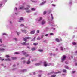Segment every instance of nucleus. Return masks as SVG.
<instances>
[{
    "label": "nucleus",
    "mask_w": 77,
    "mask_h": 77,
    "mask_svg": "<svg viewBox=\"0 0 77 77\" xmlns=\"http://www.w3.org/2000/svg\"><path fill=\"white\" fill-rule=\"evenodd\" d=\"M44 37V35H42L41 38H43Z\"/></svg>",
    "instance_id": "obj_56"
},
{
    "label": "nucleus",
    "mask_w": 77,
    "mask_h": 77,
    "mask_svg": "<svg viewBox=\"0 0 77 77\" xmlns=\"http://www.w3.org/2000/svg\"><path fill=\"white\" fill-rule=\"evenodd\" d=\"M56 75H51V77H55Z\"/></svg>",
    "instance_id": "obj_19"
},
{
    "label": "nucleus",
    "mask_w": 77,
    "mask_h": 77,
    "mask_svg": "<svg viewBox=\"0 0 77 77\" xmlns=\"http://www.w3.org/2000/svg\"><path fill=\"white\" fill-rule=\"evenodd\" d=\"M27 48H29V49H30V47L29 46H27Z\"/></svg>",
    "instance_id": "obj_46"
},
{
    "label": "nucleus",
    "mask_w": 77,
    "mask_h": 77,
    "mask_svg": "<svg viewBox=\"0 0 77 77\" xmlns=\"http://www.w3.org/2000/svg\"><path fill=\"white\" fill-rule=\"evenodd\" d=\"M38 44V43H33L34 45H35V46H36V45H37Z\"/></svg>",
    "instance_id": "obj_17"
},
{
    "label": "nucleus",
    "mask_w": 77,
    "mask_h": 77,
    "mask_svg": "<svg viewBox=\"0 0 77 77\" xmlns=\"http://www.w3.org/2000/svg\"><path fill=\"white\" fill-rule=\"evenodd\" d=\"M63 58L62 59V62H63L64 61V60L65 59V58L66 57V56H65V55H63Z\"/></svg>",
    "instance_id": "obj_2"
},
{
    "label": "nucleus",
    "mask_w": 77,
    "mask_h": 77,
    "mask_svg": "<svg viewBox=\"0 0 77 77\" xmlns=\"http://www.w3.org/2000/svg\"><path fill=\"white\" fill-rule=\"evenodd\" d=\"M2 6V4H0V7H1V6Z\"/></svg>",
    "instance_id": "obj_60"
},
{
    "label": "nucleus",
    "mask_w": 77,
    "mask_h": 77,
    "mask_svg": "<svg viewBox=\"0 0 77 77\" xmlns=\"http://www.w3.org/2000/svg\"><path fill=\"white\" fill-rule=\"evenodd\" d=\"M14 54H20V52H16L14 53Z\"/></svg>",
    "instance_id": "obj_24"
},
{
    "label": "nucleus",
    "mask_w": 77,
    "mask_h": 77,
    "mask_svg": "<svg viewBox=\"0 0 77 77\" xmlns=\"http://www.w3.org/2000/svg\"><path fill=\"white\" fill-rule=\"evenodd\" d=\"M72 72L73 74H74V73H75V71H73Z\"/></svg>",
    "instance_id": "obj_40"
},
{
    "label": "nucleus",
    "mask_w": 77,
    "mask_h": 77,
    "mask_svg": "<svg viewBox=\"0 0 77 77\" xmlns=\"http://www.w3.org/2000/svg\"><path fill=\"white\" fill-rule=\"evenodd\" d=\"M42 17H40V19L39 20H38V21H40V20H42Z\"/></svg>",
    "instance_id": "obj_29"
},
{
    "label": "nucleus",
    "mask_w": 77,
    "mask_h": 77,
    "mask_svg": "<svg viewBox=\"0 0 77 77\" xmlns=\"http://www.w3.org/2000/svg\"><path fill=\"white\" fill-rule=\"evenodd\" d=\"M30 63V62L29 61H28V62H27V64H29Z\"/></svg>",
    "instance_id": "obj_22"
},
{
    "label": "nucleus",
    "mask_w": 77,
    "mask_h": 77,
    "mask_svg": "<svg viewBox=\"0 0 77 77\" xmlns=\"http://www.w3.org/2000/svg\"><path fill=\"white\" fill-rule=\"evenodd\" d=\"M37 33H39V30H37Z\"/></svg>",
    "instance_id": "obj_44"
},
{
    "label": "nucleus",
    "mask_w": 77,
    "mask_h": 77,
    "mask_svg": "<svg viewBox=\"0 0 77 77\" xmlns=\"http://www.w3.org/2000/svg\"><path fill=\"white\" fill-rule=\"evenodd\" d=\"M2 39H0V41L1 43L2 42Z\"/></svg>",
    "instance_id": "obj_47"
},
{
    "label": "nucleus",
    "mask_w": 77,
    "mask_h": 77,
    "mask_svg": "<svg viewBox=\"0 0 77 77\" xmlns=\"http://www.w3.org/2000/svg\"><path fill=\"white\" fill-rule=\"evenodd\" d=\"M39 51H40V52H42L43 51V50L42 49H40L38 50Z\"/></svg>",
    "instance_id": "obj_20"
},
{
    "label": "nucleus",
    "mask_w": 77,
    "mask_h": 77,
    "mask_svg": "<svg viewBox=\"0 0 77 77\" xmlns=\"http://www.w3.org/2000/svg\"><path fill=\"white\" fill-rule=\"evenodd\" d=\"M36 38V37H34V41H35V38Z\"/></svg>",
    "instance_id": "obj_52"
},
{
    "label": "nucleus",
    "mask_w": 77,
    "mask_h": 77,
    "mask_svg": "<svg viewBox=\"0 0 77 77\" xmlns=\"http://www.w3.org/2000/svg\"><path fill=\"white\" fill-rule=\"evenodd\" d=\"M45 23V21H43L42 22V25H43V24H44Z\"/></svg>",
    "instance_id": "obj_10"
},
{
    "label": "nucleus",
    "mask_w": 77,
    "mask_h": 77,
    "mask_svg": "<svg viewBox=\"0 0 77 77\" xmlns=\"http://www.w3.org/2000/svg\"><path fill=\"white\" fill-rule=\"evenodd\" d=\"M40 64L39 63H37L35 64V65H39Z\"/></svg>",
    "instance_id": "obj_35"
},
{
    "label": "nucleus",
    "mask_w": 77,
    "mask_h": 77,
    "mask_svg": "<svg viewBox=\"0 0 77 77\" xmlns=\"http://www.w3.org/2000/svg\"><path fill=\"white\" fill-rule=\"evenodd\" d=\"M51 18H52V20H53V18H54L52 16L51 17Z\"/></svg>",
    "instance_id": "obj_57"
},
{
    "label": "nucleus",
    "mask_w": 77,
    "mask_h": 77,
    "mask_svg": "<svg viewBox=\"0 0 77 77\" xmlns=\"http://www.w3.org/2000/svg\"><path fill=\"white\" fill-rule=\"evenodd\" d=\"M65 63L66 64H68V62H65Z\"/></svg>",
    "instance_id": "obj_64"
},
{
    "label": "nucleus",
    "mask_w": 77,
    "mask_h": 77,
    "mask_svg": "<svg viewBox=\"0 0 77 77\" xmlns=\"http://www.w3.org/2000/svg\"><path fill=\"white\" fill-rule=\"evenodd\" d=\"M27 8H28V9H29V8H30V6H29V5H27Z\"/></svg>",
    "instance_id": "obj_34"
},
{
    "label": "nucleus",
    "mask_w": 77,
    "mask_h": 77,
    "mask_svg": "<svg viewBox=\"0 0 77 77\" xmlns=\"http://www.w3.org/2000/svg\"><path fill=\"white\" fill-rule=\"evenodd\" d=\"M6 57H7V58H8L9 57H10V56H9V55H6Z\"/></svg>",
    "instance_id": "obj_27"
},
{
    "label": "nucleus",
    "mask_w": 77,
    "mask_h": 77,
    "mask_svg": "<svg viewBox=\"0 0 77 77\" xmlns=\"http://www.w3.org/2000/svg\"><path fill=\"white\" fill-rule=\"evenodd\" d=\"M5 49L4 48H0V51H3V50H4Z\"/></svg>",
    "instance_id": "obj_26"
},
{
    "label": "nucleus",
    "mask_w": 77,
    "mask_h": 77,
    "mask_svg": "<svg viewBox=\"0 0 77 77\" xmlns=\"http://www.w3.org/2000/svg\"><path fill=\"white\" fill-rule=\"evenodd\" d=\"M24 20V19H23V18L21 17L20 19V20H21V21H23V20Z\"/></svg>",
    "instance_id": "obj_23"
},
{
    "label": "nucleus",
    "mask_w": 77,
    "mask_h": 77,
    "mask_svg": "<svg viewBox=\"0 0 77 77\" xmlns=\"http://www.w3.org/2000/svg\"><path fill=\"white\" fill-rule=\"evenodd\" d=\"M37 40H41V38L40 37H38L37 39Z\"/></svg>",
    "instance_id": "obj_18"
},
{
    "label": "nucleus",
    "mask_w": 77,
    "mask_h": 77,
    "mask_svg": "<svg viewBox=\"0 0 77 77\" xmlns=\"http://www.w3.org/2000/svg\"><path fill=\"white\" fill-rule=\"evenodd\" d=\"M50 35H53V33H50Z\"/></svg>",
    "instance_id": "obj_43"
},
{
    "label": "nucleus",
    "mask_w": 77,
    "mask_h": 77,
    "mask_svg": "<svg viewBox=\"0 0 77 77\" xmlns=\"http://www.w3.org/2000/svg\"><path fill=\"white\" fill-rule=\"evenodd\" d=\"M47 13V12L45 11L44 12V15H45V14L46 13Z\"/></svg>",
    "instance_id": "obj_30"
},
{
    "label": "nucleus",
    "mask_w": 77,
    "mask_h": 77,
    "mask_svg": "<svg viewBox=\"0 0 77 77\" xmlns=\"http://www.w3.org/2000/svg\"><path fill=\"white\" fill-rule=\"evenodd\" d=\"M50 74H51V73H49L48 74V75H50Z\"/></svg>",
    "instance_id": "obj_51"
},
{
    "label": "nucleus",
    "mask_w": 77,
    "mask_h": 77,
    "mask_svg": "<svg viewBox=\"0 0 77 77\" xmlns=\"http://www.w3.org/2000/svg\"><path fill=\"white\" fill-rule=\"evenodd\" d=\"M46 3V2L45 1L43 2H42L41 3L40 5H44V3Z\"/></svg>",
    "instance_id": "obj_13"
},
{
    "label": "nucleus",
    "mask_w": 77,
    "mask_h": 77,
    "mask_svg": "<svg viewBox=\"0 0 77 77\" xmlns=\"http://www.w3.org/2000/svg\"><path fill=\"white\" fill-rule=\"evenodd\" d=\"M13 67H15V65H14L13 66Z\"/></svg>",
    "instance_id": "obj_59"
},
{
    "label": "nucleus",
    "mask_w": 77,
    "mask_h": 77,
    "mask_svg": "<svg viewBox=\"0 0 77 77\" xmlns=\"http://www.w3.org/2000/svg\"><path fill=\"white\" fill-rule=\"evenodd\" d=\"M51 17H53V15H52V14H51Z\"/></svg>",
    "instance_id": "obj_63"
},
{
    "label": "nucleus",
    "mask_w": 77,
    "mask_h": 77,
    "mask_svg": "<svg viewBox=\"0 0 77 77\" xmlns=\"http://www.w3.org/2000/svg\"><path fill=\"white\" fill-rule=\"evenodd\" d=\"M26 54V52H24V53H23V55H25Z\"/></svg>",
    "instance_id": "obj_39"
},
{
    "label": "nucleus",
    "mask_w": 77,
    "mask_h": 77,
    "mask_svg": "<svg viewBox=\"0 0 77 77\" xmlns=\"http://www.w3.org/2000/svg\"><path fill=\"white\" fill-rule=\"evenodd\" d=\"M31 10L32 11H35V9L34 8H32L31 9Z\"/></svg>",
    "instance_id": "obj_38"
},
{
    "label": "nucleus",
    "mask_w": 77,
    "mask_h": 77,
    "mask_svg": "<svg viewBox=\"0 0 77 77\" xmlns=\"http://www.w3.org/2000/svg\"><path fill=\"white\" fill-rule=\"evenodd\" d=\"M50 55H51V56H52V54L51 53H50Z\"/></svg>",
    "instance_id": "obj_61"
},
{
    "label": "nucleus",
    "mask_w": 77,
    "mask_h": 77,
    "mask_svg": "<svg viewBox=\"0 0 77 77\" xmlns=\"http://www.w3.org/2000/svg\"><path fill=\"white\" fill-rule=\"evenodd\" d=\"M33 74L34 75H35L36 74V73L35 72H33Z\"/></svg>",
    "instance_id": "obj_53"
},
{
    "label": "nucleus",
    "mask_w": 77,
    "mask_h": 77,
    "mask_svg": "<svg viewBox=\"0 0 77 77\" xmlns=\"http://www.w3.org/2000/svg\"><path fill=\"white\" fill-rule=\"evenodd\" d=\"M44 65L46 67L47 66H50V65H51V64L50 63H49V64H47V62L45 61L44 62Z\"/></svg>",
    "instance_id": "obj_1"
},
{
    "label": "nucleus",
    "mask_w": 77,
    "mask_h": 77,
    "mask_svg": "<svg viewBox=\"0 0 77 77\" xmlns=\"http://www.w3.org/2000/svg\"><path fill=\"white\" fill-rule=\"evenodd\" d=\"M55 40L57 42H59L60 41H59V39L58 38H56Z\"/></svg>",
    "instance_id": "obj_12"
},
{
    "label": "nucleus",
    "mask_w": 77,
    "mask_h": 77,
    "mask_svg": "<svg viewBox=\"0 0 77 77\" xmlns=\"http://www.w3.org/2000/svg\"><path fill=\"white\" fill-rule=\"evenodd\" d=\"M20 26H24V24H21L20 25Z\"/></svg>",
    "instance_id": "obj_42"
},
{
    "label": "nucleus",
    "mask_w": 77,
    "mask_h": 77,
    "mask_svg": "<svg viewBox=\"0 0 77 77\" xmlns=\"http://www.w3.org/2000/svg\"><path fill=\"white\" fill-rule=\"evenodd\" d=\"M48 34H46L45 35V36H48Z\"/></svg>",
    "instance_id": "obj_55"
},
{
    "label": "nucleus",
    "mask_w": 77,
    "mask_h": 77,
    "mask_svg": "<svg viewBox=\"0 0 77 77\" xmlns=\"http://www.w3.org/2000/svg\"><path fill=\"white\" fill-rule=\"evenodd\" d=\"M43 42H46V40H44L43 41Z\"/></svg>",
    "instance_id": "obj_50"
},
{
    "label": "nucleus",
    "mask_w": 77,
    "mask_h": 77,
    "mask_svg": "<svg viewBox=\"0 0 77 77\" xmlns=\"http://www.w3.org/2000/svg\"><path fill=\"white\" fill-rule=\"evenodd\" d=\"M4 60V59H1L2 61H3V60Z\"/></svg>",
    "instance_id": "obj_54"
},
{
    "label": "nucleus",
    "mask_w": 77,
    "mask_h": 77,
    "mask_svg": "<svg viewBox=\"0 0 77 77\" xmlns=\"http://www.w3.org/2000/svg\"><path fill=\"white\" fill-rule=\"evenodd\" d=\"M26 39H30V37H26Z\"/></svg>",
    "instance_id": "obj_21"
},
{
    "label": "nucleus",
    "mask_w": 77,
    "mask_h": 77,
    "mask_svg": "<svg viewBox=\"0 0 77 77\" xmlns=\"http://www.w3.org/2000/svg\"><path fill=\"white\" fill-rule=\"evenodd\" d=\"M23 71H26V69H24L23 70Z\"/></svg>",
    "instance_id": "obj_49"
},
{
    "label": "nucleus",
    "mask_w": 77,
    "mask_h": 77,
    "mask_svg": "<svg viewBox=\"0 0 77 77\" xmlns=\"http://www.w3.org/2000/svg\"><path fill=\"white\" fill-rule=\"evenodd\" d=\"M18 36H19V34H20V32H16Z\"/></svg>",
    "instance_id": "obj_25"
},
{
    "label": "nucleus",
    "mask_w": 77,
    "mask_h": 77,
    "mask_svg": "<svg viewBox=\"0 0 77 77\" xmlns=\"http://www.w3.org/2000/svg\"><path fill=\"white\" fill-rule=\"evenodd\" d=\"M25 59V58L24 57H22L21 59V60H23V59Z\"/></svg>",
    "instance_id": "obj_36"
},
{
    "label": "nucleus",
    "mask_w": 77,
    "mask_h": 77,
    "mask_svg": "<svg viewBox=\"0 0 77 77\" xmlns=\"http://www.w3.org/2000/svg\"><path fill=\"white\" fill-rule=\"evenodd\" d=\"M5 60H6V61H11V59H10V58L5 59Z\"/></svg>",
    "instance_id": "obj_8"
},
{
    "label": "nucleus",
    "mask_w": 77,
    "mask_h": 77,
    "mask_svg": "<svg viewBox=\"0 0 77 77\" xmlns=\"http://www.w3.org/2000/svg\"><path fill=\"white\" fill-rule=\"evenodd\" d=\"M35 33V30L32 31L30 32V34H34Z\"/></svg>",
    "instance_id": "obj_3"
},
{
    "label": "nucleus",
    "mask_w": 77,
    "mask_h": 77,
    "mask_svg": "<svg viewBox=\"0 0 77 77\" xmlns=\"http://www.w3.org/2000/svg\"><path fill=\"white\" fill-rule=\"evenodd\" d=\"M65 67L66 68V69H68V67L67 66H65Z\"/></svg>",
    "instance_id": "obj_33"
},
{
    "label": "nucleus",
    "mask_w": 77,
    "mask_h": 77,
    "mask_svg": "<svg viewBox=\"0 0 77 77\" xmlns=\"http://www.w3.org/2000/svg\"><path fill=\"white\" fill-rule=\"evenodd\" d=\"M26 62V61H23V63H25Z\"/></svg>",
    "instance_id": "obj_58"
},
{
    "label": "nucleus",
    "mask_w": 77,
    "mask_h": 77,
    "mask_svg": "<svg viewBox=\"0 0 77 77\" xmlns=\"http://www.w3.org/2000/svg\"><path fill=\"white\" fill-rule=\"evenodd\" d=\"M14 40L16 41H17V38H14Z\"/></svg>",
    "instance_id": "obj_62"
},
{
    "label": "nucleus",
    "mask_w": 77,
    "mask_h": 77,
    "mask_svg": "<svg viewBox=\"0 0 77 77\" xmlns=\"http://www.w3.org/2000/svg\"><path fill=\"white\" fill-rule=\"evenodd\" d=\"M27 37H26L25 38H23V40H24V41L26 42L27 41Z\"/></svg>",
    "instance_id": "obj_7"
},
{
    "label": "nucleus",
    "mask_w": 77,
    "mask_h": 77,
    "mask_svg": "<svg viewBox=\"0 0 77 77\" xmlns=\"http://www.w3.org/2000/svg\"><path fill=\"white\" fill-rule=\"evenodd\" d=\"M63 72L64 73H66V70L65 69H63Z\"/></svg>",
    "instance_id": "obj_14"
},
{
    "label": "nucleus",
    "mask_w": 77,
    "mask_h": 77,
    "mask_svg": "<svg viewBox=\"0 0 77 77\" xmlns=\"http://www.w3.org/2000/svg\"><path fill=\"white\" fill-rule=\"evenodd\" d=\"M23 9L25 10H27V9H28L29 8H24Z\"/></svg>",
    "instance_id": "obj_28"
},
{
    "label": "nucleus",
    "mask_w": 77,
    "mask_h": 77,
    "mask_svg": "<svg viewBox=\"0 0 77 77\" xmlns=\"http://www.w3.org/2000/svg\"><path fill=\"white\" fill-rule=\"evenodd\" d=\"M72 44L73 45H76V43L75 42H73L72 43Z\"/></svg>",
    "instance_id": "obj_32"
},
{
    "label": "nucleus",
    "mask_w": 77,
    "mask_h": 77,
    "mask_svg": "<svg viewBox=\"0 0 77 77\" xmlns=\"http://www.w3.org/2000/svg\"><path fill=\"white\" fill-rule=\"evenodd\" d=\"M11 59L12 60H15V59H17V57H12Z\"/></svg>",
    "instance_id": "obj_4"
},
{
    "label": "nucleus",
    "mask_w": 77,
    "mask_h": 77,
    "mask_svg": "<svg viewBox=\"0 0 77 77\" xmlns=\"http://www.w3.org/2000/svg\"><path fill=\"white\" fill-rule=\"evenodd\" d=\"M21 44H22V45H26V42H23V43H22Z\"/></svg>",
    "instance_id": "obj_16"
},
{
    "label": "nucleus",
    "mask_w": 77,
    "mask_h": 77,
    "mask_svg": "<svg viewBox=\"0 0 77 77\" xmlns=\"http://www.w3.org/2000/svg\"><path fill=\"white\" fill-rule=\"evenodd\" d=\"M59 73H61V71H59L57 72H55L54 73V74H59Z\"/></svg>",
    "instance_id": "obj_6"
},
{
    "label": "nucleus",
    "mask_w": 77,
    "mask_h": 77,
    "mask_svg": "<svg viewBox=\"0 0 77 77\" xmlns=\"http://www.w3.org/2000/svg\"><path fill=\"white\" fill-rule=\"evenodd\" d=\"M60 48H61V50H62V51H63V48H62V47H60Z\"/></svg>",
    "instance_id": "obj_37"
},
{
    "label": "nucleus",
    "mask_w": 77,
    "mask_h": 77,
    "mask_svg": "<svg viewBox=\"0 0 77 77\" xmlns=\"http://www.w3.org/2000/svg\"><path fill=\"white\" fill-rule=\"evenodd\" d=\"M3 35H6V34L5 33H3Z\"/></svg>",
    "instance_id": "obj_41"
},
{
    "label": "nucleus",
    "mask_w": 77,
    "mask_h": 77,
    "mask_svg": "<svg viewBox=\"0 0 77 77\" xmlns=\"http://www.w3.org/2000/svg\"><path fill=\"white\" fill-rule=\"evenodd\" d=\"M54 73H55V72H54L52 71V72H51V74H54Z\"/></svg>",
    "instance_id": "obj_31"
},
{
    "label": "nucleus",
    "mask_w": 77,
    "mask_h": 77,
    "mask_svg": "<svg viewBox=\"0 0 77 77\" xmlns=\"http://www.w3.org/2000/svg\"><path fill=\"white\" fill-rule=\"evenodd\" d=\"M24 8V6H23L20 7L19 9H23Z\"/></svg>",
    "instance_id": "obj_9"
},
{
    "label": "nucleus",
    "mask_w": 77,
    "mask_h": 77,
    "mask_svg": "<svg viewBox=\"0 0 77 77\" xmlns=\"http://www.w3.org/2000/svg\"><path fill=\"white\" fill-rule=\"evenodd\" d=\"M29 56V55L27 54V55H26V57H27Z\"/></svg>",
    "instance_id": "obj_45"
},
{
    "label": "nucleus",
    "mask_w": 77,
    "mask_h": 77,
    "mask_svg": "<svg viewBox=\"0 0 77 77\" xmlns=\"http://www.w3.org/2000/svg\"><path fill=\"white\" fill-rule=\"evenodd\" d=\"M31 12V11H30V10H28L26 11L27 13H29Z\"/></svg>",
    "instance_id": "obj_15"
},
{
    "label": "nucleus",
    "mask_w": 77,
    "mask_h": 77,
    "mask_svg": "<svg viewBox=\"0 0 77 77\" xmlns=\"http://www.w3.org/2000/svg\"><path fill=\"white\" fill-rule=\"evenodd\" d=\"M36 50L35 48H31V50L32 51H34V50Z\"/></svg>",
    "instance_id": "obj_11"
},
{
    "label": "nucleus",
    "mask_w": 77,
    "mask_h": 77,
    "mask_svg": "<svg viewBox=\"0 0 77 77\" xmlns=\"http://www.w3.org/2000/svg\"><path fill=\"white\" fill-rule=\"evenodd\" d=\"M26 45H29V43H27L26 44Z\"/></svg>",
    "instance_id": "obj_48"
},
{
    "label": "nucleus",
    "mask_w": 77,
    "mask_h": 77,
    "mask_svg": "<svg viewBox=\"0 0 77 77\" xmlns=\"http://www.w3.org/2000/svg\"><path fill=\"white\" fill-rule=\"evenodd\" d=\"M22 32H24L25 33H27V31L26 30H21Z\"/></svg>",
    "instance_id": "obj_5"
}]
</instances>
